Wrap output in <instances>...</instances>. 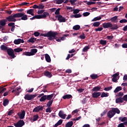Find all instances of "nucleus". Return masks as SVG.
I'll return each mask as SVG.
<instances>
[{
	"mask_svg": "<svg viewBox=\"0 0 127 127\" xmlns=\"http://www.w3.org/2000/svg\"><path fill=\"white\" fill-rule=\"evenodd\" d=\"M104 28H110L112 30H117L119 28L118 24H114L113 25L111 22L104 23L102 24Z\"/></svg>",
	"mask_w": 127,
	"mask_h": 127,
	"instance_id": "f257e3e1",
	"label": "nucleus"
},
{
	"mask_svg": "<svg viewBox=\"0 0 127 127\" xmlns=\"http://www.w3.org/2000/svg\"><path fill=\"white\" fill-rule=\"evenodd\" d=\"M121 111L118 108H113L112 110L109 111L107 113V117L109 119H112L116 114H119Z\"/></svg>",
	"mask_w": 127,
	"mask_h": 127,
	"instance_id": "f03ea898",
	"label": "nucleus"
},
{
	"mask_svg": "<svg viewBox=\"0 0 127 127\" xmlns=\"http://www.w3.org/2000/svg\"><path fill=\"white\" fill-rule=\"evenodd\" d=\"M56 35H58V32H53L52 31H50L47 33L44 34V37H49V40H53L54 38H56Z\"/></svg>",
	"mask_w": 127,
	"mask_h": 127,
	"instance_id": "7ed1b4c3",
	"label": "nucleus"
},
{
	"mask_svg": "<svg viewBox=\"0 0 127 127\" xmlns=\"http://www.w3.org/2000/svg\"><path fill=\"white\" fill-rule=\"evenodd\" d=\"M17 13L14 14H12L8 17H6V20L9 22H15V21H16V19L15 18H17Z\"/></svg>",
	"mask_w": 127,
	"mask_h": 127,
	"instance_id": "20e7f679",
	"label": "nucleus"
},
{
	"mask_svg": "<svg viewBox=\"0 0 127 127\" xmlns=\"http://www.w3.org/2000/svg\"><path fill=\"white\" fill-rule=\"evenodd\" d=\"M53 96H54V94L49 95H44L40 99V102H44L45 101H46V100L48 101H50L51 100H52Z\"/></svg>",
	"mask_w": 127,
	"mask_h": 127,
	"instance_id": "39448f33",
	"label": "nucleus"
},
{
	"mask_svg": "<svg viewBox=\"0 0 127 127\" xmlns=\"http://www.w3.org/2000/svg\"><path fill=\"white\" fill-rule=\"evenodd\" d=\"M37 53V49H32L31 50V52H25L23 53V55H25L26 56H33L35 55V54Z\"/></svg>",
	"mask_w": 127,
	"mask_h": 127,
	"instance_id": "423d86ee",
	"label": "nucleus"
},
{
	"mask_svg": "<svg viewBox=\"0 0 127 127\" xmlns=\"http://www.w3.org/2000/svg\"><path fill=\"white\" fill-rule=\"evenodd\" d=\"M37 97V94H27L25 95L24 99L27 101H32L34 98Z\"/></svg>",
	"mask_w": 127,
	"mask_h": 127,
	"instance_id": "0eeeda50",
	"label": "nucleus"
},
{
	"mask_svg": "<svg viewBox=\"0 0 127 127\" xmlns=\"http://www.w3.org/2000/svg\"><path fill=\"white\" fill-rule=\"evenodd\" d=\"M7 53L8 56H10L11 58H15V55H14V50L11 48H8L7 50Z\"/></svg>",
	"mask_w": 127,
	"mask_h": 127,
	"instance_id": "6e6552de",
	"label": "nucleus"
},
{
	"mask_svg": "<svg viewBox=\"0 0 127 127\" xmlns=\"http://www.w3.org/2000/svg\"><path fill=\"white\" fill-rule=\"evenodd\" d=\"M17 18L21 17V19L22 20H27L28 17H27V15L25 14L24 12L23 13H17Z\"/></svg>",
	"mask_w": 127,
	"mask_h": 127,
	"instance_id": "1a4fd4ad",
	"label": "nucleus"
},
{
	"mask_svg": "<svg viewBox=\"0 0 127 127\" xmlns=\"http://www.w3.org/2000/svg\"><path fill=\"white\" fill-rule=\"evenodd\" d=\"M24 121L23 120H19L18 122L14 124V126L15 127H22L25 125Z\"/></svg>",
	"mask_w": 127,
	"mask_h": 127,
	"instance_id": "9d476101",
	"label": "nucleus"
},
{
	"mask_svg": "<svg viewBox=\"0 0 127 127\" xmlns=\"http://www.w3.org/2000/svg\"><path fill=\"white\" fill-rule=\"evenodd\" d=\"M56 18H58L59 22H66V18L61 15H56Z\"/></svg>",
	"mask_w": 127,
	"mask_h": 127,
	"instance_id": "9b49d317",
	"label": "nucleus"
},
{
	"mask_svg": "<svg viewBox=\"0 0 127 127\" xmlns=\"http://www.w3.org/2000/svg\"><path fill=\"white\" fill-rule=\"evenodd\" d=\"M40 111H43V106H37L33 110V113H39Z\"/></svg>",
	"mask_w": 127,
	"mask_h": 127,
	"instance_id": "f8f14e48",
	"label": "nucleus"
},
{
	"mask_svg": "<svg viewBox=\"0 0 127 127\" xmlns=\"http://www.w3.org/2000/svg\"><path fill=\"white\" fill-rule=\"evenodd\" d=\"M17 115L20 120H23L24 119V117H25V111L24 110L22 111L21 113H17Z\"/></svg>",
	"mask_w": 127,
	"mask_h": 127,
	"instance_id": "ddd939ff",
	"label": "nucleus"
},
{
	"mask_svg": "<svg viewBox=\"0 0 127 127\" xmlns=\"http://www.w3.org/2000/svg\"><path fill=\"white\" fill-rule=\"evenodd\" d=\"M14 43L17 45L18 44H20V43H24V40L21 39H15L14 41Z\"/></svg>",
	"mask_w": 127,
	"mask_h": 127,
	"instance_id": "4468645a",
	"label": "nucleus"
},
{
	"mask_svg": "<svg viewBox=\"0 0 127 127\" xmlns=\"http://www.w3.org/2000/svg\"><path fill=\"white\" fill-rule=\"evenodd\" d=\"M59 116L60 117V118L63 119V120H65L67 115H66V114H64L63 111H60L59 113Z\"/></svg>",
	"mask_w": 127,
	"mask_h": 127,
	"instance_id": "2eb2a0df",
	"label": "nucleus"
},
{
	"mask_svg": "<svg viewBox=\"0 0 127 127\" xmlns=\"http://www.w3.org/2000/svg\"><path fill=\"white\" fill-rule=\"evenodd\" d=\"M101 96V92H95L92 93V98L98 99V97Z\"/></svg>",
	"mask_w": 127,
	"mask_h": 127,
	"instance_id": "dca6fc26",
	"label": "nucleus"
},
{
	"mask_svg": "<svg viewBox=\"0 0 127 127\" xmlns=\"http://www.w3.org/2000/svg\"><path fill=\"white\" fill-rule=\"evenodd\" d=\"M21 88L19 87L15 89H14L12 91V93H15V96H18L19 94H20V92H19V90H20Z\"/></svg>",
	"mask_w": 127,
	"mask_h": 127,
	"instance_id": "f3484780",
	"label": "nucleus"
},
{
	"mask_svg": "<svg viewBox=\"0 0 127 127\" xmlns=\"http://www.w3.org/2000/svg\"><path fill=\"white\" fill-rule=\"evenodd\" d=\"M119 75H120V73L117 72L112 75V77H113L112 78L113 82H115V83H117V81H118V78H117V77H118Z\"/></svg>",
	"mask_w": 127,
	"mask_h": 127,
	"instance_id": "a211bd4d",
	"label": "nucleus"
},
{
	"mask_svg": "<svg viewBox=\"0 0 127 127\" xmlns=\"http://www.w3.org/2000/svg\"><path fill=\"white\" fill-rule=\"evenodd\" d=\"M118 16H115L113 17L112 18H111L110 19V21H112V22H115V23H117L119 22V20L118 19Z\"/></svg>",
	"mask_w": 127,
	"mask_h": 127,
	"instance_id": "6ab92c4d",
	"label": "nucleus"
},
{
	"mask_svg": "<svg viewBox=\"0 0 127 127\" xmlns=\"http://www.w3.org/2000/svg\"><path fill=\"white\" fill-rule=\"evenodd\" d=\"M44 76H46V77H47L48 78H51V77H52V74L51 72H50L49 71H45L44 72Z\"/></svg>",
	"mask_w": 127,
	"mask_h": 127,
	"instance_id": "aec40b11",
	"label": "nucleus"
},
{
	"mask_svg": "<svg viewBox=\"0 0 127 127\" xmlns=\"http://www.w3.org/2000/svg\"><path fill=\"white\" fill-rule=\"evenodd\" d=\"M116 104H122V103H124V99L123 97H118L116 99Z\"/></svg>",
	"mask_w": 127,
	"mask_h": 127,
	"instance_id": "412c9836",
	"label": "nucleus"
},
{
	"mask_svg": "<svg viewBox=\"0 0 127 127\" xmlns=\"http://www.w3.org/2000/svg\"><path fill=\"white\" fill-rule=\"evenodd\" d=\"M45 60L48 63H50L51 62V58H50V56L48 55V54H46L45 55Z\"/></svg>",
	"mask_w": 127,
	"mask_h": 127,
	"instance_id": "4be33fe9",
	"label": "nucleus"
},
{
	"mask_svg": "<svg viewBox=\"0 0 127 127\" xmlns=\"http://www.w3.org/2000/svg\"><path fill=\"white\" fill-rule=\"evenodd\" d=\"M50 14L47 12H44L43 14L41 15V18H46L47 16H49Z\"/></svg>",
	"mask_w": 127,
	"mask_h": 127,
	"instance_id": "5701e85b",
	"label": "nucleus"
},
{
	"mask_svg": "<svg viewBox=\"0 0 127 127\" xmlns=\"http://www.w3.org/2000/svg\"><path fill=\"white\" fill-rule=\"evenodd\" d=\"M6 22H7V21H6V19L1 20V21H0V25H1V26H5Z\"/></svg>",
	"mask_w": 127,
	"mask_h": 127,
	"instance_id": "b1692460",
	"label": "nucleus"
},
{
	"mask_svg": "<svg viewBox=\"0 0 127 127\" xmlns=\"http://www.w3.org/2000/svg\"><path fill=\"white\" fill-rule=\"evenodd\" d=\"M34 10H33V9H28L27 11V13L28 14H31V15H32V16H34Z\"/></svg>",
	"mask_w": 127,
	"mask_h": 127,
	"instance_id": "393cba45",
	"label": "nucleus"
},
{
	"mask_svg": "<svg viewBox=\"0 0 127 127\" xmlns=\"http://www.w3.org/2000/svg\"><path fill=\"white\" fill-rule=\"evenodd\" d=\"M101 89V86H97L96 87H94L92 89V92H98V91H100Z\"/></svg>",
	"mask_w": 127,
	"mask_h": 127,
	"instance_id": "a878e982",
	"label": "nucleus"
},
{
	"mask_svg": "<svg viewBox=\"0 0 127 127\" xmlns=\"http://www.w3.org/2000/svg\"><path fill=\"white\" fill-rule=\"evenodd\" d=\"M90 78H91L92 80H96V79L99 78V75L96 74H92L90 75Z\"/></svg>",
	"mask_w": 127,
	"mask_h": 127,
	"instance_id": "bb28decb",
	"label": "nucleus"
},
{
	"mask_svg": "<svg viewBox=\"0 0 127 127\" xmlns=\"http://www.w3.org/2000/svg\"><path fill=\"white\" fill-rule=\"evenodd\" d=\"M71 98H72L71 94H66L63 97L64 100H66V99L69 100V99H71Z\"/></svg>",
	"mask_w": 127,
	"mask_h": 127,
	"instance_id": "cd10ccee",
	"label": "nucleus"
},
{
	"mask_svg": "<svg viewBox=\"0 0 127 127\" xmlns=\"http://www.w3.org/2000/svg\"><path fill=\"white\" fill-rule=\"evenodd\" d=\"M0 49H1V50H2L3 51H7L8 48L4 45H2L0 46Z\"/></svg>",
	"mask_w": 127,
	"mask_h": 127,
	"instance_id": "c85d7f7f",
	"label": "nucleus"
},
{
	"mask_svg": "<svg viewBox=\"0 0 127 127\" xmlns=\"http://www.w3.org/2000/svg\"><path fill=\"white\" fill-rule=\"evenodd\" d=\"M122 90H123V88H122V86H118L114 91V92L119 93V92H120V91H122Z\"/></svg>",
	"mask_w": 127,
	"mask_h": 127,
	"instance_id": "c756f323",
	"label": "nucleus"
},
{
	"mask_svg": "<svg viewBox=\"0 0 127 127\" xmlns=\"http://www.w3.org/2000/svg\"><path fill=\"white\" fill-rule=\"evenodd\" d=\"M9 103V101H8V99H5L3 101V106H4V107H6V106L8 105Z\"/></svg>",
	"mask_w": 127,
	"mask_h": 127,
	"instance_id": "7c9ffc66",
	"label": "nucleus"
},
{
	"mask_svg": "<svg viewBox=\"0 0 127 127\" xmlns=\"http://www.w3.org/2000/svg\"><path fill=\"white\" fill-rule=\"evenodd\" d=\"M64 0H54V3H57V4H61L63 2H64Z\"/></svg>",
	"mask_w": 127,
	"mask_h": 127,
	"instance_id": "2f4dec72",
	"label": "nucleus"
},
{
	"mask_svg": "<svg viewBox=\"0 0 127 127\" xmlns=\"http://www.w3.org/2000/svg\"><path fill=\"white\" fill-rule=\"evenodd\" d=\"M23 51V49L20 48H17L14 49V52L19 53V52H22V51Z\"/></svg>",
	"mask_w": 127,
	"mask_h": 127,
	"instance_id": "473e14b6",
	"label": "nucleus"
},
{
	"mask_svg": "<svg viewBox=\"0 0 127 127\" xmlns=\"http://www.w3.org/2000/svg\"><path fill=\"white\" fill-rule=\"evenodd\" d=\"M100 24L101 22H95L93 23V26H94V27H99Z\"/></svg>",
	"mask_w": 127,
	"mask_h": 127,
	"instance_id": "72a5a7b5",
	"label": "nucleus"
},
{
	"mask_svg": "<svg viewBox=\"0 0 127 127\" xmlns=\"http://www.w3.org/2000/svg\"><path fill=\"white\" fill-rule=\"evenodd\" d=\"M73 126V122L70 121L65 124V127H71Z\"/></svg>",
	"mask_w": 127,
	"mask_h": 127,
	"instance_id": "f704fd0d",
	"label": "nucleus"
},
{
	"mask_svg": "<svg viewBox=\"0 0 127 127\" xmlns=\"http://www.w3.org/2000/svg\"><path fill=\"white\" fill-rule=\"evenodd\" d=\"M119 120L121 121V122L125 123V122H127V117H119Z\"/></svg>",
	"mask_w": 127,
	"mask_h": 127,
	"instance_id": "c9c22d12",
	"label": "nucleus"
},
{
	"mask_svg": "<svg viewBox=\"0 0 127 127\" xmlns=\"http://www.w3.org/2000/svg\"><path fill=\"white\" fill-rule=\"evenodd\" d=\"M107 97H109V93H105V92H102L101 95V98H106Z\"/></svg>",
	"mask_w": 127,
	"mask_h": 127,
	"instance_id": "e433bc0d",
	"label": "nucleus"
},
{
	"mask_svg": "<svg viewBox=\"0 0 127 127\" xmlns=\"http://www.w3.org/2000/svg\"><path fill=\"white\" fill-rule=\"evenodd\" d=\"M36 41V38H31L28 40V42H30V43H34Z\"/></svg>",
	"mask_w": 127,
	"mask_h": 127,
	"instance_id": "4c0bfd02",
	"label": "nucleus"
},
{
	"mask_svg": "<svg viewBox=\"0 0 127 127\" xmlns=\"http://www.w3.org/2000/svg\"><path fill=\"white\" fill-rule=\"evenodd\" d=\"M73 30H79L81 28V26L79 25H76L73 27Z\"/></svg>",
	"mask_w": 127,
	"mask_h": 127,
	"instance_id": "58836bf2",
	"label": "nucleus"
},
{
	"mask_svg": "<svg viewBox=\"0 0 127 127\" xmlns=\"http://www.w3.org/2000/svg\"><path fill=\"white\" fill-rule=\"evenodd\" d=\"M52 104H53V100H49V101L47 104V107H48V108H50Z\"/></svg>",
	"mask_w": 127,
	"mask_h": 127,
	"instance_id": "ea45409f",
	"label": "nucleus"
},
{
	"mask_svg": "<svg viewBox=\"0 0 127 127\" xmlns=\"http://www.w3.org/2000/svg\"><path fill=\"white\" fill-rule=\"evenodd\" d=\"M90 49V47L88 46H86L82 50V52H87L88 50Z\"/></svg>",
	"mask_w": 127,
	"mask_h": 127,
	"instance_id": "a19ab883",
	"label": "nucleus"
},
{
	"mask_svg": "<svg viewBox=\"0 0 127 127\" xmlns=\"http://www.w3.org/2000/svg\"><path fill=\"white\" fill-rule=\"evenodd\" d=\"M60 10H61V8H58L56 10L55 14H56V15H59V14H60Z\"/></svg>",
	"mask_w": 127,
	"mask_h": 127,
	"instance_id": "79ce46f5",
	"label": "nucleus"
},
{
	"mask_svg": "<svg viewBox=\"0 0 127 127\" xmlns=\"http://www.w3.org/2000/svg\"><path fill=\"white\" fill-rule=\"evenodd\" d=\"M6 91V88L0 87V94H2L3 92Z\"/></svg>",
	"mask_w": 127,
	"mask_h": 127,
	"instance_id": "37998d69",
	"label": "nucleus"
},
{
	"mask_svg": "<svg viewBox=\"0 0 127 127\" xmlns=\"http://www.w3.org/2000/svg\"><path fill=\"white\" fill-rule=\"evenodd\" d=\"M100 19H102V17H96L94 18H93L91 21H97V20H100Z\"/></svg>",
	"mask_w": 127,
	"mask_h": 127,
	"instance_id": "c03bdc74",
	"label": "nucleus"
},
{
	"mask_svg": "<svg viewBox=\"0 0 127 127\" xmlns=\"http://www.w3.org/2000/svg\"><path fill=\"white\" fill-rule=\"evenodd\" d=\"M99 41L100 44H101V45H106L107 44V41L106 40H101Z\"/></svg>",
	"mask_w": 127,
	"mask_h": 127,
	"instance_id": "a18cd8bd",
	"label": "nucleus"
},
{
	"mask_svg": "<svg viewBox=\"0 0 127 127\" xmlns=\"http://www.w3.org/2000/svg\"><path fill=\"white\" fill-rule=\"evenodd\" d=\"M39 118V116H38V115H36L34 116L33 118V122H35L37 121V120H38Z\"/></svg>",
	"mask_w": 127,
	"mask_h": 127,
	"instance_id": "49530a36",
	"label": "nucleus"
},
{
	"mask_svg": "<svg viewBox=\"0 0 127 127\" xmlns=\"http://www.w3.org/2000/svg\"><path fill=\"white\" fill-rule=\"evenodd\" d=\"M116 96H117V97H119L122 98V97H123V96H124V92H120L117 93Z\"/></svg>",
	"mask_w": 127,
	"mask_h": 127,
	"instance_id": "de8ad7c7",
	"label": "nucleus"
},
{
	"mask_svg": "<svg viewBox=\"0 0 127 127\" xmlns=\"http://www.w3.org/2000/svg\"><path fill=\"white\" fill-rule=\"evenodd\" d=\"M80 12V9H75L73 10V14H77V13H79Z\"/></svg>",
	"mask_w": 127,
	"mask_h": 127,
	"instance_id": "09e8293b",
	"label": "nucleus"
},
{
	"mask_svg": "<svg viewBox=\"0 0 127 127\" xmlns=\"http://www.w3.org/2000/svg\"><path fill=\"white\" fill-rule=\"evenodd\" d=\"M112 89H113V87L112 86L105 87L104 88V91H111V90H112Z\"/></svg>",
	"mask_w": 127,
	"mask_h": 127,
	"instance_id": "8fccbe9b",
	"label": "nucleus"
},
{
	"mask_svg": "<svg viewBox=\"0 0 127 127\" xmlns=\"http://www.w3.org/2000/svg\"><path fill=\"white\" fill-rule=\"evenodd\" d=\"M119 22L120 23H127V20L126 19H123L122 20H121Z\"/></svg>",
	"mask_w": 127,
	"mask_h": 127,
	"instance_id": "3c124183",
	"label": "nucleus"
},
{
	"mask_svg": "<svg viewBox=\"0 0 127 127\" xmlns=\"http://www.w3.org/2000/svg\"><path fill=\"white\" fill-rule=\"evenodd\" d=\"M38 6L39 9H43L44 8V5L43 3L39 4Z\"/></svg>",
	"mask_w": 127,
	"mask_h": 127,
	"instance_id": "603ef678",
	"label": "nucleus"
},
{
	"mask_svg": "<svg viewBox=\"0 0 127 127\" xmlns=\"http://www.w3.org/2000/svg\"><path fill=\"white\" fill-rule=\"evenodd\" d=\"M79 38H80V39H85V38H86V36H85V34L82 33V35H80Z\"/></svg>",
	"mask_w": 127,
	"mask_h": 127,
	"instance_id": "864d4df0",
	"label": "nucleus"
},
{
	"mask_svg": "<svg viewBox=\"0 0 127 127\" xmlns=\"http://www.w3.org/2000/svg\"><path fill=\"white\" fill-rule=\"evenodd\" d=\"M75 18H79V17H82V14H74Z\"/></svg>",
	"mask_w": 127,
	"mask_h": 127,
	"instance_id": "5fc2aeb1",
	"label": "nucleus"
},
{
	"mask_svg": "<svg viewBox=\"0 0 127 127\" xmlns=\"http://www.w3.org/2000/svg\"><path fill=\"white\" fill-rule=\"evenodd\" d=\"M103 28L102 27H98L97 28H95V31H102L103 30Z\"/></svg>",
	"mask_w": 127,
	"mask_h": 127,
	"instance_id": "6e6d98bb",
	"label": "nucleus"
},
{
	"mask_svg": "<svg viewBox=\"0 0 127 127\" xmlns=\"http://www.w3.org/2000/svg\"><path fill=\"white\" fill-rule=\"evenodd\" d=\"M82 15H83V16H88V15H90V12H84Z\"/></svg>",
	"mask_w": 127,
	"mask_h": 127,
	"instance_id": "4d7b16f0",
	"label": "nucleus"
},
{
	"mask_svg": "<svg viewBox=\"0 0 127 127\" xmlns=\"http://www.w3.org/2000/svg\"><path fill=\"white\" fill-rule=\"evenodd\" d=\"M34 35L36 36V37H37L38 36H39V35H40V33L38 32H35L34 33Z\"/></svg>",
	"mask_w": 127,
	"mask_h": 127,
	"instance_id": "13d9d810",
	"label": "nucleus"
},
{
	"mask_svg": "<svg viewBox=\"0 0 127 127\" xmlns=\"http://www.w3.org/2000/svg\"><path fill=\"white\" fill-rule=\"evenodd\" d=\"M28 4H29V3L24 2L21 3L20 5H27V6H28Z\"/></svg>",
	"mask_w": 127,
	"mask_h": 127,
	"instance_id": "bf43d9fd",
	"label": "nucleus"
},
{
	"mask_svg": "<svg viewBox=\"0 0 127 127\" xmlns=\"http://www.w3.org/2000/svg\"><path fill=\"white\" fill-rule=\"evenodd\" d=\"M123 101L127 102V94L124 95L123 97Z\"/></svg>",
	"mask_w": 127,
	"mask_h": 127,
	"instance_id": "052dcab7",
	"label": "nucleus"
},
{
	"mask_svg": "<svg viewBox=\"0 0 127 127\" xmlns=\"http://www.w3.org/2000/svg\"><path fill=\"white\" fill-rule=\"evenodd\" d=\"M45 10H40L38 11V14H42L44 13Z\"/></svg>",
	"mask_w": 127,
	"mask_h": 127,
	"instance_id": "680f3d73",
	"label": "nucleus"
},
{
	"mask_svg": "<svg viewBox=\"0 0 127 127\" xmlns=\"http://www.w3.org/2000/svg\"><path fill=\"white\" fill-rule=\"evenodd\" d=\"M46 113H51V109L50 107H48L46 109Z\"/></svg>",
	"mask_w": 127,
	"mask_h": 127,
	"instance_id": "e2e57ef3",
	"label": "nucleus"
},
{
	"mask_svg": "<svg viewBox=\"0 0 127 127\" xmlns=\"http://www.w3.org/2000/svg\"><path fill=\"white\" fill-rule=\"evenodd\" d=\"M13 113V110H11L8 112V116H11L12 115V113Z\"/></svg>",
	"mask_w": 127,
	"mask_h": 127,
	"instance_id": "0e129e2a",
	"label": "nucleus"
},
{
	"mask_svg": "<svg viewBox=\"0 0 127 127\" xmlns=\"http://www.w3.org/2000/svg\"><path fill=\"white\" fill-rule=\"evenodd\" d=\"M123 48H127V43H124L122 45Z\"/></svg>",
	"mask_w": 127,
	"mask_h": 127,
	"instance_id": "69168bd1",
	"label": "nucleus"
},
{
	"mask_svg": "<svg viewBox=\"0 0 127 127\" xmlns=\"http://www.w3.org/2000/svg\"><path fill=\"white\" fill-rule=\"evenodd\" d=\"M124 81H127V74H125L123 77Z\"/></svg>",
	"mask_w": 127,
	"mask_h": 127,
	"instance_id": "338daca9",
	"label": "nucleus"
},
{
	"mask_svg": "<svg viewBox=\"0 0 127 127\" xmlns=\"http://www.w3.org/2000/svg\"><path fill=\"white\" fill-rule=\"evenodd\" d=\"M118 127H125V125H124L123 123H121L118 125Z\"/></svg>",
	"mask_w": 127,
	"mask_h": 127,
	"instance_id": "774afa93",
	"label": "nucleus"
}]
</instances>
